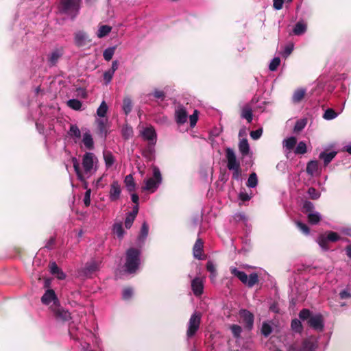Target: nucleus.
Segmentation results:
<instances>
[{
	"label": "nucleus",
	"mask_w": 351,
	"mask_h": 351,
	"mask_svg": "<svg viewBox=\"0 0 351 351\" xmlns=\"http://www.w3.org/2000/svg\"><path fill=\"white\" fill-rule=\"evenodd\" d=\"M280 60L278 57L274 58L269 65V69L271 71H274L277 69L278 66L280 65Z\"/></svg>",
	"instance_id": "51"
},
{
	"label": "nucleus",
	"mask_w": 351,
	"mask_h": 351,
	"mask_svg": "<svg viewBox=\"0 0 351 351\" xmlns=\"http://www.w3.org/2000/svg\"><path fill=\"white\" fill-rule=\"evenodd\" d=\"M69 134L71 136L80 138L81 136V132L80 129L76 125H71L69 131Z\"/></svg>",
	"instance_id": "45"
},
{
	"label": "nucleus",
	"mask_w": 351,
	"mask_h": 351,
	"mask_svg": "<svg viewBox=\"0 0 351 351\" xmlns=\"http://www.w3.org/2000/svg\"><path fill=\"white\" fill-rule=\"evenodd\" d=\"M202 315L195 311L191 315L187 324L186 337L188 339L193 337L198 331L201 324Z\"/></svg>",
	"instance_id": "6"
},
{
	"label": "nucleus",
	"mask_w": 351,
	"mask_h": 351,
	"mask_svg": "<svg viewBox=\"0 0 351 351\" xmlns=\"http://www.w3.org/2000/svg\"><path fill=\"white\" fill-rule=\"evenodd\" d=\"M123 110L125 114H128L132 109V102L130 98L125 97L123 101Z\"/></svg>",
	"instance_id": "36"
},
{
	"label": "nucleus",
	"mask_w": 351,
	"mask_h": 351,
	"mask_svg": "<svg viewBox=\"0 0 351 351\" xmlns=\"http://www.w3.org/2000/svg\"><path fill=\"white\" fill-rule=\"evenodd\" d=\"M153 96L158 99L163 100L165 98V93L162 90L156 89L152 93Z\"/></svg>",
	"instance_id": "63"
},
{
	"label": "nucleus",
	"mask_w": 351,
	"mask_h": 351,
	"mask_svg": "<svg viewBox=\"0 0 351 351\" xmlns=\"http://www.w3.org/2000/svg\"><path fill=\"white\" fill-rule=\"evenodd\" d=\"M67 106L73 110H80L82 104L78 99H71L68 100Z\"/></svg>",
	"instance_id": "39"
},
{
	"label": "nucleus",
	"mask_w": 351,
	"mask_h": 351,
	"mask_svg": "<svg viewBox=\"0 0 351 351\" xmlns=\"http://www.w3.org/2000/svg\"><path fill=\"white\" fill-rule=\"evenodd\" d=\"M108 107L105 101H103L97 110V114L99 117H104L107 113Z\"/></svg>",
	"instance_id": "41"
},
{
	"label": "nucleus",
	"mask_w": 351,
	"mask_h": 351,
	"mask_svg": "<svg viewBox=\"0 0 351 351\" xmlns=\"http://www.w3.org/2000/svg\"><path fill=\"white\" fill-rule=\"evenodd\" d=\"M306 121L304 119L299 120L295 123L294 126V132H298L302 130L306 126Z\"/></svg>",
	"instance_id": "53"
},
{
	"label": "nucleus",
	"mask_w": 351,
	"mask_h": 351,
	"mask_svg": "<svg viewBox=\"0 0 351 351\" xmlns=\"http://www.w3.org/2000/svg\"><path fill=\"white\" fill-rule=\"evenodd\" d=\"M81 0H60V12L74 18L79 12Z\"/></svg>",
	"instance_id": "5"
},
{
	"label": "nucleus",
	"mask_w": 351,
	"mask_h": 351,
	"mask_svg": "<svg viewBox=\"0 0 351 351\" xmlns=\"http://www.w3.org/2000/svg\"><path fill=\"white\" fill-rule=\"evenodd\" d=\"M317 348V341L313 338L310 337L304 339L299 348H293L291 351H316Z\"/></svg>",
	"instance_id": "8"
},
{
	"label": "nucleus",
	"mask_w": 351,
	"mask_h": 351,
	"mask_svg": "<svg viewBox=\"0 0 351 351\" xmlns=\"http://www.w3.org/2000/svg\"><path fill=\"white\" fill-rule=\"evenodd\" d=\"M243 118L245 119L248 123H250L253 119V113L251 108L248 107L243 108Z\"/></svg>",
	"instance_id": "44"
},
{
	"label": "nucleus",
	"mask_w": 351,
	"mask_h": 351,
	"mask_svg": "<svg viewBox=\"0 0 351 351\" xmlns=\"http://www.w3.org/2000/svg\"><path fill=\"white\" fill-rule=\"evenodd\" d=\"M104 158L108 168L110 167L114 162V158L110 152H104Z\"/></svg>",
	"instance_id": "38"
},
{
	"label": "nucleus",
	"mask_w": 351,
	"mask_h": 351,
	"mask_svg": "<svg viewBox=\"0 0 351 351\" xmlns=\"http://www.w3.org/2000/svg\"><path fill=\"white\" fill-rule=\"evenodd\" d=\"M50 272L53 275H56V277L60 280L65 278V274L58 267L55 262H52L49 265Z\"/></svg>",
	"instance_id": "25"
},
{
	"label": "nucleus",
	"mask_w": 351,
	"mask_h": 351,
	"mask_svg": "<svg viewBox=\"0 0 351 351\" xmlns=\"http://www.w3.org/2000/svg\"><path fill=\"white\" fill-rule=\"evenodd\" d=\"M272 332V328L269 323L264 322L262 325L261 332L265 337L269 336Z\"/></svg>",
	"instance_id": "49"
},
{
	"label": "nucleus",
	"mask_w": 351,
	"mask_h": 351,
	"mask_svg": "<svg viewBox=\"0 0 351 351\" xmlns=\"http://www.w3.org/2000/svg\"><path fill=\"white\" fill-rule=\"evenodd\" d=\"M337 152L331 151L330 152H322L319 154V158L324 161V166H327L336 156Z\"/></svg>",
	"instance_id": "20"
},
{
	"label": "nucleus",
	"mask_w": 351,
	"mask_h": 351,
	"mask_svg": "<svg viewBox=\"0 0 351 351\" xmlns=\"http://www.w3.org/2000/svg\"><path fill=\"white\" fill-rule=\"evenodd\" d=\"M191 289L193 294L199 297L204 292V280L199 277H196L191 280Z\"/></svg>",
	"instance_id": "13"
},
{
	"label": "nucleus",
	"mask_w": 351,
	"mask_h": 351,
	"mask_svg": "<svg viewBox=\"0 0 351 351\" xmlns=\"http://www.w3.org/2000/svg\"><path fill=\"white\" fill-rule=\"evenodd\" d=\"M306 29H307V26H306V24L304 22V21H298L293 29V32L295 35H302L303 34H304L306 31Z\"/></svg>",
	"instance_id": "29"
},
{
	"label": "nucleus",
	"mask_w": 351,
	"mask_h": 351,
	"mask_svg": "<svg viewBox=\"0 0 351 351\" xmlns=\"http://www.w3.org/2000/svg\"><path fill=\"white\" fill-rule=\"evenodd\" d=\"M162 181V175L158 167H153V176L144 180L142 191L153 193L157 191Z\"/></svg>",
	"instance_id": "4"
},
{
	"label": "nucleus",
	"mask_w": 351,
	"mask_h": 351,
	"mask_svg": "<svg viewBox=\"0 0 351 351\" xmlns=\"http://www.w3.org/2000/svg\"><path fill=\"white\" fill-rule=\"evenodd\" d=\"M296 226L300 230V231H302L304 234H309V228H308V226L300 222V221H297L296 222Z\"/></svg>",
	"instance_id": "59"
},
{
	"label": "nucleus",
	"mask_w": 351,
	"mask_h": 351,
	"mask_svg": "<svg viewBox=\"0 0 351 351\" xmlns=\"http://www.w3.org/2000/svg\"><path fill=\"white\" fill-rule=\"evenodd\" d=\"M306 145L304 141H300L296 146L294 153L295 154H304L306 152Z\"/></svg>",
	"instance_id": "46"
},
{
	"label": "nucleus",
	"mask_w": 351,
	"mask_h": 351,
	"mask_svg": "<svg viewBox=\"0 0 351 351\" xmlns=\"http://www.w3.org/2000/svg\"><path fill=\"white\" fill-rule=\"evenodd\" d=\"M306 94V89L300 88L296 89L292 96V100L294 103L300 102Z\"/></svg>",
	"instance_id": "31"
},
{
	"label": "nucleus",
	"mask_w": 351,
	"mask_h": 351,
	"mask_svg": "<svg viewBox=\"0 0 351 351\" xmlns=\"http://www.w3.org/2000/svg\"><path fill=\"white\" fill-rule=\"evenodd\" d=\"M325 234L326 235L328 241H331V242H335L340 239L339 235L337 232H335L330 231V232H326Z\"/></svg>",
	"instance_id": "52"
},
{
	"label": "nucleus",
	"mask_w": 351,
	"mask_h": 351,
	"mask_svg": "<svg viewBox=\"0 0 351 351\" xmlns=\"http://www.w3.org/2000/svg\"><path fill=\"white\" fill-rule=\"evenodd\" d=\"M308 193L313 199H317L320 197V193L313 187L308 189Z\"/></svg>",
	"instance_id": "56"
},
{
	"label": "nucleus",
	"mask_w": 351,
	"mask_h": 351,
	"mask_svg": "<svg viewBox=\"0 0 351 351\" xmlns=\"http://www.w3.org/2000/svg\"><path fill=\"white\" fill-rule=\"evenodd\" d=\"M101 262L97 261L95 260H90V261L87 262L83 268V274L88 276H90L95 271L99 269L100 268Z\"/></svg>",
	"instance_id": "14"
},
{
	"label": "nucleus",
	"mask_w": 351,
	"mask_h": 351,
	"mask_svg": "<svg viewBox=\"0 0 351 351\" xmlns=\"http://www.w3.org/2000/svg\"><path fill=\"white\" fill-rule=\"evenodd\" d=\"M74 42L77 47H83L89 44L91 40L86 32L78 31L75 34Z\"/></svg>",
	"instance_id": "11"
},
{
	"label": "nucleus",
	"mask_w": 351,
	"mask_h": 351,
	"mask_svg": "<svg viewBox=\"0 0 351 351\" xmlns=\"http://www.w3.org/2000/svg\"><path fill=\"white\" fill-rule=\"evenodd\" d=\"M310 315L311 312L309 311V310L306 308L302 309L299 313V317L302 320L306 319L307 318H310Z\"/></svg>",
	"instance_id": "61"
},
{
	"label": "nucleus",
	"mask_w": 351,
	"mask_h": 351,
	"mask_svg": "<svg viewBox=\"0 0 351 351\" xmlns=\"http://www.w3.org/2000/svg\"><path fill=\"white\" fill-rule=\"evenodd\" d=\"M338 116V113H337L333 109L328 108L325 110L323 118L326 120H332L335 119Z\"/></svg>",
	"instance_id": "43"
},
{
	"label": "nucleus",
	"mask_w": 351,
	"mask_h": 351,
	"mask_svg": "<svg viewBox=\"0 0 351 351\" xmlns=\"http://www.w3.org/2000/svg\"><path fill=\"white\" fill-rule=\"evenodd\" d=\"M322 219V216L319 213L313 211L308 213V219L309 223L311 224H317Z\"/></svg>",
	"instance_id": "34"
},
{
	"label": "nucleus",
	"mask_w": 351,
	"mask_h": 351,
	"mask_svg": "<svg viewBox=\"0 0 351 351\" xmlns=\"http://www.w3.org/2000/svg\"><path fill=\"white\" fill-rule=\"evenodd\" d=\"M97 127L99 130V134L103 137H105L107 134V128L106 121L103 119H99L97 121Z\"/></svg>",
	"instance_id": "40"
},
{
	"label": "nucleus",
	"mask_w": 351,
	"mask_h": 351,
	"mask_svg": "<svg viewBox=\"0 0 351 351\" xmlns=\"http://www.w3.org/2000/svg\"><path fill=\"white\" fill-rule=\"evenodd\" d=\"M90 194H91V190L87 189L85 192L84 197V204L87 207L89 206L90 204Z\"/></svg>",
	"instance_id": "60"
},
{
	"label": "nucleus",
	"mask_w": 351,
	"mask_h": 351,
	"mask_svg": "<svg viewBox=\"0 0 351 351\" xmlns=\"http://www.w3.org/2000/svg\"><path fill=\"white\" fill-rule=\"evenodd\" d=\"M141 250L131 247L126 251L125 270L127 273L133 274L136 271L140 265Z\"/></svg>",
	"instance_id": "2"
},
{
	"label": "nucleus",
	"mask_w": 351,
	"mask_h": 351,
	"mask_svg": "<svg viewBox=\"0 0 351 351\" xmlns=\"http://www.w3.org/2000/svg\"><path fill=\"white\" fill-rule=\"evenodd\" d=\"M121 133L125 139H128L132 136L133 130L130 126L125 125L123 127Z\"/></svg>",
	"instance_id": "48"
},
{
	"label": "nucleus",
	"mask_w": 351,
	"mask_h": 351,
	"mask_svg": "<svg viewBox=\"0 0 351 351\" xmlns=\"http://www.w3.org/2000/svg\"><path fill=\"white\" fill-rule=\"evenodd\" d=\"M230 329H231V331L233 334V335L235 337H239L241 334V327L238 326V325H235V324H233L230 326Z\"/></svg>",
	"instance_id": "57"
},
{
	"label": "nucleus",
	"mask_w": 351,
	"mask_h": 351,
	"mask_svg": "<svg viewBox=\"0 0 351 351\" xmlns=\"http://www.w3.org/2000/svg\"><path fill=\"white\" fill-rule=\"evenodd\" d=\"M121 186L118 181H113L110 184L109 191V199L111 202H116L120 199Z\"/></svg>",
	"instance_id": "10"
},
{
	"label": "nucleus",
	"mask_w": 351,
	"mask_h": 351,
	"mask_svg": "<svg viewBox=\"0 0 351 351\" xmlns=\"http://www.w3.org/2000/svg\"><path fill=\"white\" fill-rule=\"evenodd\" d=\"M114 74V73H112V71H110V70H107L104 73L103 78H104L105 85H108L111 82V81L113 78Z\"/></svg>",
	"instance_id": "50"
},
{
	"label": "nucleus",
	"mask_w": 351,
	"mask_h": 351,
	"mask_svg": "<svg viewBox=\"0 0 351 351\" xmlns=\"http://www.w3.org/2000/svg\"><path fill=\"white\" fill-rule=\"evenodd\" d=\"M252 153L250 152V146L247 139L243 138V160L245 157L249 158V160L246 161V163L250 167L252 165Z\"/></svg>",
	"instance_id": "19"
},
{
	"label": "nucleus",
	"mask_w": 351,
	"mask_h": 351,
	"mask_svg": "<svg viewBox=\"0 0 351 351\" xmlns=\"http://www.w3.org/2000/svg\"><path fill=\"white\" fill-rule=\"evenodd\" d=\"M291 328L296 332H301L302 330V326L301 322L298 319H294L291 322Z\"/></svg>",
	"instance_id": "47"
},
{
	"label": "nucleus",
	"mask_w": 351,
	"mask_h": 351,
	"mask_svg": "<svg viewBox=\"0 0 351 351\" xmlns=\"http://www.w3.org/2000/svg\"><path fill=\"white\" fill-rule=\"evenodd\" d=\"M97 162L98 160L93 153L86 152L82 156L81 169L77 159L73 157L72 162L78 180L86 182V180L97 171Z\"/></svg>",
	"instance_id": "1"
},
{
	"label": "nucleus",
	"mask_w": 351,
	"mask_h": 351,
	"mask_svg": "<svg viewBox=\"0 0 351 351\" xmlns=\"http://www.w3.org/2000/svg\"><path fill=\"white\" fill-rule=\"evenodd\" d=\"M188 118V113L186 110L183 106H178L175 112V119L178 124L182 125L186 122Z\"/></svg>",
	"instance_id": "17"
},
{
	"label": "nucleus",
	"mask_w": 351,
	"mask_h": 351,
	"mask_svg": "<svg viewBox=\"0 0 351 351\" xmlns=\"http://www.w3.org/2000/svg\"><path fill=\"white\" fill-rule=\"evenodd\" d=\"M115 49V47H110L106 49L103 53L104 60L106 61H110L112 58Z\"/></svg>",
	"instance_id": "42"
},
{
	"label": "nucleus",
	"mask_w": 351,
	"mask_h": 351,
	"mask_svg": "<svg viewBox=\"0 0 351 351\" xmlns=\"http://www.w3.org/2000/svg\"><path fill=\"white\" fill-rule=\"evenodd\" d=\"M230 272L233 277L241 280V265L237 262L230 266Z\"/></svg>",
	"instance_id": "26"
},
{
	"label": "nucleus",
	"mask_w": 351,
	"mask_h": 351,
	"mask_svg": "<svg viewBox=\"0 0 351 351\" xmlns=\"http://www.w3.org/2000/svg\"><path fill=\"white\" fill-rule=\"evenodd\" d=\"M112 30V27L107 25H101L97 32V36L99 38L106 36Z\"/></svg>",
	"instance_id": "33"
},
{
	"label": "nucleus",
	"mask_w": 351,
	"mask_h": 351,
	"mask_svg": "<svg viewBox=\"0 0 351 351\" xmlns=\"http://www.w3.org/2000/svg\"><path fill=\"white\" fill-rule=\"evenodd\" d=\"M112 231L119 239H122L124 236L125 232L121 223H114L112 228Z\"/></svg>",
	"instance_id": "35"
},
{
	"label": "nucleus",
	"mask_w": 351,
	"mask_h": 351,
	"mask_svg": "<svg viewBox=\"0 0 351 351\" xmlns=\"http://www.w3.org/2000/svg\"><path fill=\"white\" fill-rule=\"evenodd\" d=\"M140 132L144 140L147 141L152 145H156L157 141V134L153 126L143 128Z\"/></svg>",
	"instance_id": "7"
},
{
	"label": "nucleus",
	"mask_w": 351,
	"mask_h": 351,
	"mask_svg": "<svg viewBox=\"0 0 351 351\" xmlns=\"http://www.w3.org/2000/svg\"><path fill=\"white\" fill-rule=\"evenodd\" d=\"M226 166L229 171L232 173V178L235 180H239L240 178V162L237 158L234 151L230 148L226 149Z\"/></svg>",
	"instance_id": "3"
},
{
	"label": "nucleus",
	"mask_w": 351,
	"mask_h": 351,
	"mask_svg": "<svg viewBox=\"0 0 351 351\" xmlns=\"http://www.w3.org/2000/svg\"><path fill=\"white\" fill-rule=\"evenodd\" d=\"M149 232V226L146 221L142 223L140 234L137 239L138 243H144L146 238L147 237Z\"/></svg>",
	"instance_id": "22"
},
{
	"label": "nucleus",
	"mask_w": 351,
	"mask_h": 351,
	"mask_svg": "<svg viewBox=\"0 0 351 351\" xmlns=\"http://www.w3.org/2000/svg\"><path fill=\"white\" fill-rule=\"evenodd\" d=\"M135 217L130 214H128L125 220V226L126 228L129 229L132 226V223L135 219Z\"/></svg>",
	"instance_id": "58"
},
{
	"label": "nucleus",
	"mask_w": 351,
	"mask_h": 351,
	"mask_svg": "<svg viewBox=\"0 0 351 351\" xmlns=\"http://www.w3.org/2000/svg\"><path fill=\"white\" fill-rule=\"evenodd\" d=\"M197 119L198 111L197 110H195L193 114L190 115L189 117L190 125L191 128H193L196 125Z\"/></svg>",
	"instance_id": "54"
},
{
	"label": "nucleus",
	"mask_w": 351,
	"mask_h": 351,
	"mask_svg": "<svg viewBox=\"0 0 351 351\" xmlns=\"http://www.w3.org/2000/svg\"><path fill=\"white\" fill-rule=\"evenodd\" d=\"M41 301L44 304L49 305L51 302L54 306H57L58 304V300L56 295V293L53 290L48 289L44 293V295L41 298Z\"/></svg>",
	"instance_id": "15"
},
{
	"label": "nucleus",
	"mask_w": 351,
	"mask_h": 351,
	"mask_svg": "<svg viewBox=\"0 0 351 351\" xmlns=\"http://www.w3.org/2000/svg\"><path fill=\"white\" fill-rule=\"evenodd\" d=\"M296 143L297 138L294 136H291L283 140L282 147L284 152L287 154V157H288V154L291 153L293 149L295 147Z\"/></svg>",
	"instance_id": "18"
},
{
	"label": "nucleus",
	"mask_w": 351,
	"mask_h": 351,
	"mask_svg": "<svg viewBox=\"0 0 351 351\" xmlns=\"http://www.w3.org/2000/svg\"><path fill=\"white\" fill-rule=\"evenodd\" d=\"M52 310L56 319L58 321L66 322L71 319L69 311L60 307L59 305L53 306Z\"/></svg>",
	"instance_id": "9"
},
{
	"label": "nucleus",
	"mask_w": 351,
	"mask_h": 351,
	"mask_svg": "<svg viewBox=\"0 0 351 351\" xmlns=\"http://www.w3.org/2000/svg\"><path fill=\"white\" fill-rule=\"evenodd\" d=\"M258 184V177L255 173H252L246 182V185L249 188H255Z\"/></svg>",
	"instance_id": "37"
},
{
	"label": "nucleus",
	"mask_w": 351,
	"mask_h": 351,
	"mask_svg": "<svg viewBox=\"0 0 351 351\" xmlns=\"http://www.w3.org/2000/svg\"><path fill=\"white\" fill-rule=\"evenodd\" d=\"M317 242L319 247L322 249L324 251H327L329 249L328 246V239L325 234H321L318 237L317 239Z\"/></svg>",
	"instance_id": "30"
},
{
	"label": "nucleus",
	"mask_w": 351,
	"mask_h": 351,
	"mask_svg": "<svg viewBox=\"0 0 351 351\" xmlns=\"http://www.w3.org/2000/svg\"><path fill=\"white\" fill-rule=\"evenodd\" d=\"M308 325L315 330L322 331L324 328V320L321 314L311 315L308 322Z\"/></svg>",
	"instance_id": "12"
},
{
	"label": "nucleus",
	"mask_w": 351,
	"mask_h": 351,
	"mask_svg": "<svg viewBox=\"0 0 351 351\" xmlns=\"http://www.w3.org/2000/svg\"><path fill=\"white\" fill-rule=\"evenodd\" d=\"M62 56V52L59 49L53 51L49 56V62L51 66H53L56 64L58 59Z\"/></svg>",
	"instance_id": "32"
},
{
	"label": "nucleus",
	"mask_w": 351,
	"mask_h": 351,
	"mask_svg": "<svg viewBox=\"0 0 351 351\" xmlns=\"http://www.w3.org/2000/svg\"><path fill=\"white\" fill-rule=\"evenodd\" d=\"M82 142H83L84 146L87 149H93V145H94L93 139L92 138V136H91L89 130H87L86 132L84 133L83 138H82Z\"/></svg>",
	"instance_id": "28"
},
{
	"label": "nucleus",
	"mask_w": 351,
	"mask_h": 351,
	"mask_svg": "<svg viewBox=\"0 0 351 351\" xmlns=\"http://www.w3.org/2000/svg\"><path fill=\"white\" fill-rule=\"evenodd\" d=\"M319 163L315 160H310L306 165V173L313 176L318 173Z\"/></svg>",
	"instance_id": "23"
},
{
	"label": "nucleus",
	"mask_w": 351,
	"mask_h": 351,
	"mask_svg": "<svg viewBox=\"0 0 351 351\" xmlns=\"http://www.w3.org/2000/svg\"><path fill=\"white\" fill-rule=\"evenodd\" d=\"M203 242L202 239H197L193 246V256L198 260L202 259Z\"/></svg>",
	"instance_id": "21"
},
{
	"label": "nucleus",
	"mask_w": 351,
	"mask_h": 351,
	"mask_svg": "<svg viewBox=\"0 0 351 351\" xmlns=\"http://www.w3.org/2000/svg\"><path fill=\"white\" fill-rule=\"evenodd\" d=\"M133 295V290L132 288L128 287L123 289L122 293V297L124 300H130Z\"/></svg>",
	"instance_id": "55"
},
{
	"label": "nucleus",
	"mask_w": 351,
	"mask_h": 351,
	"mask_svg": "<svg viewBox=\"0 0 351 351\" xmlns=\"http://www.w3.org/2000/svg\"><path fill=\"white\" fill-rule=\"evenodd\" d=\"M293 50V44H289V45H287L283 51V56L285 57H288L291 53Z\"/></svg>",
	"instance_id": "64"
},
{
	"label": "nucleus",
	"mask_w": 351,
	"mask_h": 351,
	"mask_svg": "<svg viewBox=\"0 0 351 351\" xmlns=\"http://www.w3.org/2000/svg\"><path fill=\"white\" fill-rule=\"evenodd\" d=\"M263 130L261 128H259L255 131H252L250 132V136L254 140H258L262 135Z\"/></svg>",
	"instance_id": "62"
},
{
	"label": "nucleus",
	"mask_w": 351,
	"mask_h": 351,
	"mask_svg": "<svg viewBox=\"0 0 351 351\" xmlns=\"http://www.w3.org/2000/svg\"><path fill=\"white\" fill-rule=\"evenodd\" d=\"M243 322H246V328L248 330L252 329L254 324V315L250 311L246 310H243Z\"/></svg>",
	"instance_id": "24"
},
{
	"label": "nucleus",
	"mask_w": 351,
	"mask_h": 351,
	"mask_svg": "<svg viewBox=\"0 0 351 351\" xmlns=\"http://www.w3.org/2000/svg\"><path fill=\"white\" fill-rule=\"evenodd\" d=\"M258 282V276L256 272L247 274L243 272V284L251 288Z\"/></svg>",
	"instance_id": "16"
},
{
	"label": "nucleus",
	"mask_w": 351,
	"mask_h": 351,
	"mask_svg": "<svg viewBox=\"0 0 351 351\" xmlns=\"http://www.w3.org/2000/svg\"><path fill=\"white\" fill-rule=\"evenodd\" d=\"M124 183L128 192L131 193L135 191L136 183L133 176L131 174L127 175L125 176L124 179Z\"/></svg>",
	"instance_id": "27"
}]
</instances>
